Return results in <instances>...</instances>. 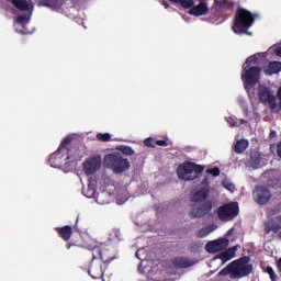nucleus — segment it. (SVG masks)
Masks as SVG:
<instances>
[{"label": "nucleus", "instance_id": "obj_46", "mask_svg": "<svg viewBox=\"0 0 281 281\" xmlns=\"http://www.w3.org/2000/svg\"><path fill=\"white\" fill-rule=\"evenodd\" d=\"M203 183H207V177L203 179Z\"/></svg>", "mask_w": 281, "mask_h": 281}, {"label": "nucleus", "instance_id": "obj_35", "mask_svg": "<svg viewBox=\"0 0 281 281\" xmlns=\"http://www.w3.org/2000/svg\"><path fill=\"white\" fill-rule=\"evenodd\" d=\"M16 23H19L20 25H23V23H25L27 21V16L26 15H20L15 19Z\"/></svg>", "mask_w": 281, "mask_h": 281}, {"label": "nucleus", "instance_id": "obj_6", "mask_svg": "<svg viewBox=\"0 0 281 281\" xmlns=\"http://www.w3.org/2000/svg\"><path fill=\"white\" fill-rule=\"evenodd\" d=\"M92 258L100 260L103 263L113 262L115 260V248L111 245L99 244L95 245L92 249Z\"/></svg>", "mask_w": 281, "mask_h": 281}, {"label": "nucleus", "instance_id": "obj_42", "mask_svg": "<svg viewBox=\"0 0 281 281\" xmlns=\"http://www.w3.org/2000/svg\"><path fill=\"white\" fill-rule=\"evenodd\" d=\"M276 54H277V56L281 57V46L279 48H277Z\"/></svg>", "mask_w": 281, "mask_h": 281}, {"label": "nucleus", "instance_id": "obj_26", "mask_svg": "<svg viewBox=\"0 0 281 281\" xmlns=\"http://www.w3.org/2000/svg\"><path fill=\"white\" fill-rule=\"evenodd\" d=\"M260 160H261L260 153L258 151L250 153L249 164L250 166H252V168H258V166H260Z\"/></svg>", "mask_w": 281, "mask_h": 281}, {"label": "nucleus", "instance_id": "obj_8", "mask_svg": "<svg viewBox=\"0 0 281 281\" xmlns=\"http://www.w3.org/2000/svg\"><path fill=\"white\" fill-rule=\"evenodd\" d=\"M257 95L261 104H268L271 111H276V109H278V99L273 95L271 88L265 85H259L257 89Z\"/></svg>", "mask_w": 281, "mask_h": 281}, {"label": "nucleus", "instance_id": "obj_21", "mask_svg": "<svg viewBox=\"0 0 281 281\" xmlns=\"http://www.w3.org/2000/svg\"><path fill=\"white\" fill-rule=\"evenodd\" d=\"M247 148H249V140L240 139V140H237V143L235 144L234 151L237 155H243V153H245Z\"/></svg>", "mask_w": 281, "mask_h": 281}, {"label": "nucleus", "instance_id": "obj_37", "mask_svg": "<svg viewBox=\"0 0 281 281\" xmlns=\"http://www.w3.org/2000/svg\"><path fill=\"white\" fill-rule=\"evenodd\" d=\"M227 122L231 124V126H236V122H234L233 117H228Z\"/></svg>", "mask_w": 281, "mask_h": 281}, {"label": "nucleus", "instance_id": "obj_44", "mask_svg": "<svg viewBox=\"0 0 281 281\" xmlns=\"http://www.w3.org/2000/svg\"><path fill=\"white\" fill-rule=\"evenodd\" d=\"M233 232H234V228H231V229L227 232V235H228V236H232Z\"/></svg>", "mask_w": 281, "mask_h": 281}, {"label": "nucleus", "instance_id": "obj_17", "mask_svg": "<svg viewBox=\"0 0 281 281\" xmlns=\"http://www.w3.org/2000/svg\"><path fill=\"white\" fill-rule=\"evenodd\" d=\"M190 8L189 14L192 16H203V14H207V12H210L205 2H200L198 5H191Z\"/></svg>", "mask_w": 281, "mask_h": 281}, {"label": "nucleus", "instance_id": "obj_19", "mask_svg": "<svg viewBox=\"0 0 281 281\" xmlns=\"http://www.w3.org/2000/svg\"><path fill=\"white\" fill-rule=\"evenodd\" d=\"M236 251H238L236 246L227 248L225 251L217 255V258L222 260V262H228L232 258H236Z\"/></svg>", "mask_w": 281, "mask_h": 281}, {"label": "nucleus", "instance_id": "obj_13", "mask_svg": "<svg viewBox=\"0 0 281 281\" xmlns=\"http://www.w3.org/2000/svg\"><path fill=\"white\" fill-rule=\"evenodd\" d=\"M102 263L103 262H101L100 259L92 257L88 273L93 280H100V278H104V269H102Z\"/></svg>", "mask_w": 281, "mask_h": 281}, {"label": "nucleus", "instance_id": "obj_1", "mask_svg": "<svg viewBox=\"0 0 281 281\" xmlns=\"http://www.w3.org/2000/svg\"><path fill=\"white\" fill-rule=\"evenodd\" d=\"M258 58H260L259 53L249 56L243 65L241 80L250 100L256 98V93L251 92V90L258 85V82H260V74L262 72L260 67L251 66L258 65Z\"/></svg>", "mask_w": 281, "mask_h": 281}, {"label": "nucleus", "instance_id": "obj_32", "mask_svg": "<svg viewBox=\"0 0 281 281\" xmlns=\"http://www.w3.org/2000/svg\"><path fill=\"white\" fill-rule=\"evenodd\" d=\"M97 139H98L99 142H111V134H109V133H104V134L99 133V134L97 135Z\"/></svg>", "mask_w": 281, "mask_h": 281}, {"label": "nucleus", "instance_id": "obj_3", "mask_svg": "<svg viewBox=\"0 0 281 281\" xmlns=\"http://www.w3.org/2000/svg\"><path fill=\"white\" fill-rule=\"evenodd\" d=\"M103 166L112 170L114 175H122L131 170V161L124 158L120 153H112L104 156Z\"/></svg>", "mask_w": 281, "mask_h": 281}, {"label": "nucleus", "instance_id": "obj_31", "mask_svg": "<svg viewBox=\"0 0 281 281\" xmlns=\"http://www.w3.org/2000/svg\"><path fill=\"white\" fill-rule=\"evenodd\" d=\"M145 146L147 148H156L157 147V139L153 137H148L144 140Z\"/></svg>", "mask_w": 281, "mask_h": 281}, {"label": "nucleus", "instance_id": "obj_48", "mask_svg": "<svg viewBox=\"0 0 281 281\" xmlns=\"http://www.w3.org/2000/svg\"><path fill=\"white\" fill-rule=\"evenodd\" d=\"M278 236H279V238H281V231H280V233H279V235H278Z\"/></svg>", "mask_w": 281, "mask_h": 281}, {"label": "nucleus", "instance_id": "obj_10", "mask_svg": "<svg viewBox=\"0 0 281 281\" xmlns=\"http://www.w3.org/2000/svg\"><path fill=\"white\" fill-rule=\"evenodd\" d=\"M189 216L190 218H203L212 212V201L207 200L203 203H191Z\"/></svg>", "mask_w": 281, "mask_h": 281}, {"label": "nucleus", "instance_id": "obj_43", "mask_svg": "<svg viewBox=\"0 0 281 281\" xmlns=\"http://www.w3.org/2000/svg\"><path fill=\"white\" fill-rule=\"evenodd\" d=\"M71 247H76V245L66 244V249H71Z\"/></svg>", "mask_w": 281, "mask_h": 281}, {"label": "nucleus", "instance_id": "obj_16", "mask_svg": "<svg viewBox=\"0 0 281 281\" xmlns=\"http://www.w3.org/2000/svg\"><path fill=\"white\" fill-rule=\"evenodd\" d=\"M175 269H188L189 267H194V261L188 257H176L171 260Z\"/></svg>", "mask_w": 281, "mask_h": 281}, {"label": "nucleus", "instance_id": "obj_45", "mask_svg": "<svg viewBox=\"0 0 281 281\" xmlns=\"http://www.w3.org/2000/svg\"><path fill=\"white\" fill-rule=\"evenodd\" d=\"M247 121H245L244 119L240 120V124H245Z\"/></svg>", "mask_w": 281, "mask_h": 281}, {"label": "nucleus", "instance_id": "obj_30", "mask_svg": "<svg viewBox=\"0 0 281 281\" xmlns=\"http://www.w3.org/2000/svg\"><path fill=\"white\" fill-rule=\"evenodd\" d=\"M265 273H268L271 281H278V274H276V270H273V267L268 266L263 269Z\"/></svg>", "mask_w": 281, "mask_h": 281}, {"label": "nucleus", "instance_id": "obj_40", "mask_svg": "<svg viewBox=\"0 0 281 281\" xmlns=\"http://www.w3.org/2000/svg\"><path fill=\"white\" fill-rule=\"evenodd\" d=\"M234 188H235V187H234V184H232V183H229V184L226 186V189L229 190L231 192H233Z\"/></svg>", "mask_w": 281, "mask_h": 281}, {"label": "nucleus", "instance_id": "obj_14", "mask_svg": "<svg viewBox=\"0 0 281 281\" xmlns=\"http://www.w3.org/2000/svg\"><path fill=\"white\" fill-rule=\"evenodd\" d=\"M228 245L229 240H227L226 238H221L217 240L209 241L205 246V249L209 254H218V251L227 249Z\"/></svg>", "mask_w": 281, "mask_h": 281}, {"label": "nucleus", "instance_id": "obj_11", "mask_svg": "<svg viewBox=\"0 0 281 281\" xmlns=\"http://www.w3.org/2000/svg\"><path fill=\"white\" fill-rule=\"evenodd\" d=\"M100 168H102L101 155H94L83 162V172H86L88 177L90 175H95V172H98Z\"/></svg>", "mask_w": 281, "mask_h": 281}, {"label": "nucleus", "instance_id": "obj_33", "mask_svg": "<svg viewBox=\"0 0 281 281\" xmlns=\"http://www.w3.org/2000/svg\"><path fill=\"white\" fill-rule=\"evenodd\" d=\"M206 175H212V177H218L221 175V169L218 167L206 169Z\"/></svg>", "mask_w": 281, "mask_h": 281}, {"label": "nucleus", "instance_id": "obj_22", "mask_svg": "<svg viewBox=\"0 0 281 281\" xmlns=\"http://www.w3.org/2000/svg\"><path fill=\"white\" fill-rule=\"evenodd\" d=\"M11 3L21 12H27L30 10V2L27 0H11Z\"/></svg>", "mask_w": 281, "mask_h": 281}, {"label": "nucleus", "instance_id": "obj_7", "mask_svg": "<svg viewBox=\"0 0 281 281\" xmlns=\"http://www.w3.org/2000/svg\"><path fill=\"white\" fill-rule=\"evenodd\" d=\"M72 139L74 138L71 136L65 137L60 143L58 149L49 156L48 162L53 168H58V166H60V160L63 159L60 153H66V161H69V159H71V156L69 155V149L67 147L69 146V144H71Z\"/></svg>", "mask_w": 281, "mask_h": 281}, {"label": "nucleus", "instance_id": "obj_34", "mask_svg": "<svg viewBox=\"0 0 281 281\" xmlns=\"http://www.w3.org/2000/svg\"><path fill=\"white\" fill-rule=\"evenodd\" d=\"M156 146H160L161 148H166L168 146H170V144L168 143V140H159V139H156Z\"/></svg>", "mask_w": 281, "mask_h": 281}, {"label": "nucleus", "instance_id": "obj_24", "mask_svg": "<svg viewBox=\"0 0 281 281\" xmlns=\"http://www.w3.org/2000/svg\"><path fill=\"white\" fill-rule=\"evenodd\" d=\"M38 4L45 8H60L63 0H38Z\"/></svg>", "mask_w": 281, "mask_h": 281}, {"label": "nucleus", "instance_id": "obj_39", "mask_svg": "<svg viewBox=\"0 0 281 281\" xmlns=\"http://www.w3.org/2000/svg\"><path fill=\"white\" fill-rule=\"evenodd\" d=\"M162 5L166 8V10H168V8H170V4L166 0H162Z\"/></svg>", "mask_w": 281, "mask_h": 281}, {"label": "nucleus", "instance_id": "obj_29", "mask_svg": "<svg viewBox=\"0 0 281 281\" xmlns=\"http://www.w3.org/2000/svg\"><path fill=\"white\" fill-rule=\"evenodd\" d=\"M171 3H179L182 8L186 10H189V8H192L194 5V0H169Z\"/></svg>", "mask_w": 281, "mask_h": 281}, {"label": "nucleus", "instance_id": "obj_18", "mask_svg": "<svg viewBox=\"0 0 281 281\" xmlns=\"http://www.w3.org/2000/svg\"><path fill=\"white\" fill-rule=\"evenodd\" d=\"M55 232H57L59 238L61 240H65V243L69 241L71 239V234H74V228H71L70 225H66L63 227H56Z\"/></svg>", "mask_w": 281, "mask_h": 281}, {"label": "nucleus", "instance_id": "obj_12", "mask_svg": "<svg viewBox=\"0 0 281 281\" xmlns=\"http://www.w3.org/2000/svg\"><path fill=\"white\" fill-rule=\"evenodd\" d=\"M254 201L258 203V205H267L269 201H271V190L265 186H258L255 188L252 192Z\"/></svg>", "mask_w": 281, "mask_h": 281}, {"label": "nucleus", "instance_id": "obj_20", "mask_svg": "<svg viewBox=\"0 0 281 281\" xmlns=\"http://www.w3.org/2000/svg\"><path fill=\"white\" fill-rule=\"evenodd\" d=\"M97 188L98 182H95V180L89 179L88 189L87 191L83 190L85 196H87V199H93V196H95Z\"/></svg>", "mask_w": 281, "mask_h": 281}, {"label": "nucleus", "instance_id": "obj_15", "mask_svg": "<svg viewBox=\"0 0 281 281\" xmlns=\"http://www.w3.org/2000/svg\"><path fill=\"white\" fill-rule=\"evenodd\" d=\"M207 199H210V187H202L192 192L190 203H205Z\"/></svg>", "mask_w": 281, "mask_h": 281}, {"label": "nucleus", "instance_id": "obj_23", "mask_svg": "<svg viewBox=\"0 0 281 281\" xmlns=\"http://www.w3.org/2000/svg\"><path fill=\"white\" fill-rule=\"evenodd\" d=\"M281 71V61H271L266 70L268 76H273V74H280Z\"/></svg>", "mask_w": 281, "mask_h": 281}, {"label": "nucleus", "instance_id": "obj_5", "mask_svg": "<svg viewBox=\"0 0 281 281\" xmlns=\"http://www.w3.org/2000/svg\"><path fill=\"white\" fill-rule=\"evenodd\" d=\"M203 170H205L203 165L184 162L178 167L177 175L182 181H194V179H199V175H202Z\"/></svg>", "mask_w": 281, "mask_h": 281}, {"label": "nucleus", "instance_id": "obj_38", "mask_svg": "<svg viewBox=\"0 0 281 281\" xmlns=\"http://www.w3.org/2000/svg\"><path fill=\"white\" fill-rule=\"evenodd\" d=\"M276 135H278V133L276 131H271L269 134V138L273 139V137H276Z\"/></svg>", "mask_w": 281, "mask_h": 281}, {"label": "nucleus", "instance_id": "obj_27", "mask_svg": "<svg viewBox=\"0 0 281 281\" xmlns=\"http://www.w3.org/2000/svg\"><path fill=\"white\" fill-rule=\"evenodd\" d=\"M116 150H119L123 155H127V157L135 155V150H133L131 146H126V145H119L116 147Z\"/></svg>", "mask_w": 281, "mask_h": 281}, {"label": "nucleus", "instance_id": "obj_28", "mask_svg": "<svg viewBox=\"0 0 281 281\" xmlns=\"http://www.w3.org/2000/svg\"><path fill=\"white\" fill-rule=\"evenodd\" d=\"M212 232H214V227L213 226H206V227L201 228L196 233V236H198V238H205V236H210V234H212Z\"/></svg>", "mask_w": 281, "mask_h": 281}, {"label": "nucleus", "instance_id": "obj_4", "mask_svg": "<svg viewBox=\"0 0 281 281\" xmlns=\"http://www.w3.org/2000/svg\"><path fill=\"white\" fill-rule=\"evenodd\" d=\"M256 19L254 14L246 9H238L234 18V32H240L241 34H251L247 32L249 27L254 25Z\"/></svg>", "mask_w": 281, "mask_h": 281}, {"label": "nucleus", "instance_id": "obj_9", "mask_svg": "<svg viewBox=\"0 0 281 281\" xmlns=\"http://www.w3.org/2000/svg\"><path fill=\"white\" fill-rule=\"evenodd\" d=\"M240 209L238 207V202H231L224 204L217 209V217L220 221L227 223L234 221L238 216Z\"/></svg>", "mask_w": 281, "mask_h": 281}, {"label": "nucleus", "instance_id": "obj_2", "mask_svg": "<svg viewBox=\"0 0 281 281\" xmlns=\"http://www.w3.org/2000/svg\"><path fill=\"white\" fill-rule=\"evenodd\" d=\"M251 262V257L244 256L237 260L232 261L225 268H223L218 276H231L233 280H240V278H247L254 271V265Z\"/></svg>", "mask_w": 281, "mask_h": 281}, {"label": "nucleus", "instance_id": "obj_36", "mask_svg": "<svg viewBox=\"0 0 281 281\" xmlns=\"http://www.w3.org/2000/svg\"><path fill=\"white\" fill-rule=\"evenodd\" d=\"M277 155L281 159V142L277 145Z\"/></svg>", "mask_w": 281, "mask_h": 281}, {"label": "nucleus", "instance_id": "obj_25", "mask_svg": "<svg viewBox=\"0 0 281 281\" xmlns=\"http://www.w3.org/2000/svg\"><path fill=\"white\" fill-rule=\"evenodd\" d=\"M280 229H281V224L279 223H274V222L266 223V227H265L266 234H271V232H274V234H278Z\"/></svg>", "mask_w": 281, "mask_h": 281}, {"label": "nucleus", "instance_id": "obj_47", "mask_svg": "<svg viewBox=\"0 0 281 281\" xmlns=\"http://www.w3.org/2000/svg\"><path fill=\"white\" fill-rule=\"evenodd\" d=\"M136 258L139 259V250L136 251Z\"/></svg>", "mask_w": 281, "mask_h": 281}, {"label": "nucleus", "instance_id": "obj_41", "mask_svg": "<svg viewBox=\"0 0 281 281\" xmlns=\"http://www.w3.org/2000/svg\"><path fill=\"white\" fill-rule=\"evenodd\" d=\"M277 267H278V269H279V271L281 273V258L277 261Z\"/></svg>", "mask_w": 281, "mask_h": 281}]
</instances>
